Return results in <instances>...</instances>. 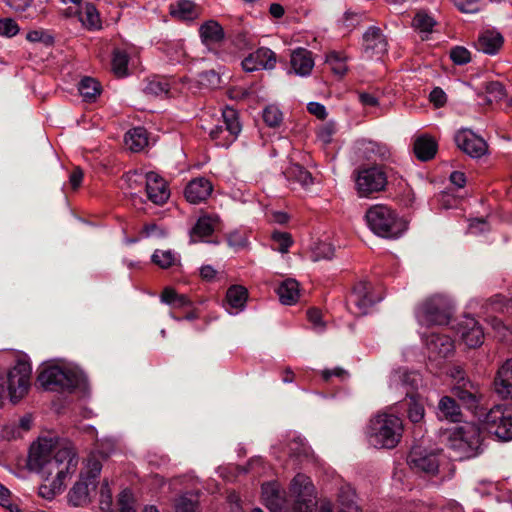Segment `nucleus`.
<instances>
[{
	"label": "nucleus",
	"mask_w": 512,
	"mask_h": 512,
	"mask_svg": "<svg viewBox=\"0 0 512 512\" xmlns=\"http://www.w3.org/2000/svg\"><path fill=\"white\" fill-rule=\"evenodd\" d=\"M198 82L207 88H217L220 86L221 77L215 70H208L198 74Z\"/></svg>",
	"instance_id": "46"
},
{
	"label": "nucleus",
	"mask_w": 512,
	"mask_h": 512,
	"mask_svg": "<svg viewBox=\"0 0 512 512\" xmlns=\"http://www.w3.org/2000/svg\"><path fill=\"white\" fill-rule=\"evenodd\" d=\"M277 294L282 304L292 305L299 299V283L295 279H286L277 288Z\"/></svg>",
	"instance_id": "30"
},
{
	"label": "nucleus",
	"mask_w": 512,
	"mask_h": 512,
	"mask_svg": "<svg viewBox=\"0 0 512 512\" xmlns=\"http://www.w3.org/2000/svg\"><path fill=\"white\" fill-rule=\"evenodd\" d=\"M146 193L150 201L157 205L164 204L169 196V190L165 180L155 172L145 175Z\"/></svg>",
	"instance_id": "16"
},
{
	"label": "nucleus",
	"mask_w": 512,
	"mask_h": 512,
	"mask_svg": "<svg viewBox=\"0 0 512 512\" xmlns=\"http://www.w3.org/2000/svg\"><path fill=\"white\" fill-rule=\"evenodd\" d=\"M222 116L225 124L223 127L225 131L232 136L231 141H233L241 131V125L238 121L237 113L234 109L227 108L223 111Z\"/></svg>",
	"instance_id": "40"
},
{
	"label": "nucleus",
	"mask_w": 512,
	"mask_h": 512,
	"mask_svg": "<svg viewBox=\"0 0 512 512\" xmlns=\"http://www.w3.org/2000/svg\"><path fill=\"white\" fill-rule=\"evenodd\" d=\"M503 301H504V298L499 295H496L495 297L490 299V303L493 306H495V310H497L499 308L502 312L507 313L512 316V298L509 300H506L505 302H503Z\"/></svg>",
	"instance_id": "58"
},
{
	"label": "nucleus",
	"mask_w": 512,
	"mask_h": 512,
	"mask_svg": "<svg viewBox=\"0 0 512 512\" xmlns=\"http://www.w3.org/2000/svg\"><path fill=\"white\" fill-rule=\"evenodd\" d=\"M289 452L296 457H308L310 447L301 438H295L289 443Z\"/></svg>",
	"instance_id": "53"
},
{
	"label": "nucleus",
	"mask_w": 512,
	"mask_h": 512,
	"mask_svg": "<svg viewBox=\"0 0 512 512\" xmlns=\"http://www.w3.org/2000/svg\"><path fill=\"white\" fill-rule=\"evenodd\" d=\"M102 470L101 462L96 458L88 459L85 468L81 471L78 481L74 483L67 498L70 505L84 507L92 501L99 483L98 478Z\"/></svg>",
	"instance_id": "5"
},
{
	"label": "nucleus",
	"mask_w": 512,
	"mask_h": 512,
	"mask_svg": "<svg viewBox=\"0 0 512 512\" xmlns=\"http://www.w3.org/2000/svg\"><path fill=\"white\" fill-rule=\"evenodd\" d=\"M263 120L269 127H277L282 123L283 115L278 107L270 105L263 110Z\"/></svg>",
	"instance_id": "45"
},
{
	"label": "nucleus",
	"mask_w": 512,
	"mask_h": 512,
	"mask_svg": "<svg viewBox=\"0 0 512 512\" xmlns=\"http://www.w3.org/2000/svg\"><path fill=\"white\" fill-rule=\"evenodd\" d=\"M199 35L209 51H213L225 38L222 26L214 20L204 22L199 28Z\"/></svg>",
	"instance_id": "19"
},
{
	"label": "nucleus",
	"mask_w": 512,
	"mask_h": 512,
	"mask_svg": "<svg viewBox=\"0 0 512 512\" xmlns=\"http://www.w3.org/2000/svg\"><path fill=\"white\" fill-rule=\"evenodd\" d=\"M326 63L330 66L332 72L339 77H343L348 71L346 57L339 52H330L326 56Z\"/></svg>",
	"instance_id": "39"
},
{
	"label": "nucleus",
	"mask_w": 512,
	"mask_h": 512,
	"mask_svg": "<svg viewBox=\"0 0 512 512\" xmlns=\"http://www.w3.org/2000/svg\"><path fill=\"white\" fill-rule=\"evenodd\" d=\"M129 57L128 54L121 49H114L112 57V71L118 77L127 75Z\"/></svg>",
	"instance_id": "41"
},
{
	"label": "nucleus",
	"mask_w": 512,
	"mask_h": 512,
	"mask_svg": "<svg viewBox=\"0 0 512 512\" xmlns=\"http://www.w3.org/2000/svg\"><path fill=\"white\" fill-rule=\"evenodd\" d=\"M213 186L211 182L203 177L193 179L185 188V197L192 204H199L205 201L211 194Z\"/></svg>",
	"instance_id": "21"
},
{
	"label": "nucleus",
	"mask_w": 512,
	"mask_h": 512,
	"mask_svg": "<svg viewBox=\"0 0 512 512\" xmlns=\"http://www.w3.org/2000/svg\"><path fill=\"white\" fill-rule=\"evenodd\" d=\"M37 380L45 390L72 392L80 385L81 376L71 369L50 366L39 373Z\"/></svg>",
	"instance_id": "7"
},
{
	"label": "nucleus",
	"mask_w": 512,
	"mask_h": 512,
	"mask_svg": "<svg viewBox=\"0 0 512 512\" xmlns=\"http://www.w3.org/2000/svg\"><path fill=\"white\" fill-rule=\"evenodd\" d=\"M262 498L271 512H283L287 502L275 483H265L262 485Z\"/></svg>",
	"instance_id": "24"
},
{
	"label": "nucleus",
	"mask_w": 512,
	"mask_h": 512,
	"mask_svg": "<svg viewBox=\"0 0 512 512\" xmlns=\"http://www.w3.org/2000/svg\"><path fill=\"white\" fill-rule=\"evenodd\" d=\"M290 62L294 72L300 76L309 75L314 66L311 52L303 48H299L291 54Z\"/></svg>",
	"instance_id": "28"
},
{
	"label": "nucleus",
	"mask_w": 512,
	"mask_h": 512,
	"mask_svg": "<svg viewBox=\"0 0 512 512\" xmlns=\"http://www.w3.org/2000/svg\"><path fill=\"white\" fill-rule=\"evenodd\" d=\"M437 152L436 141L426 135L418 137L414 142V153L421 161H429Z\"/></svg>",
	"instance_id": "29"
},
{
	"label": "nucleus",
	"mask_w": 512,
	"mask_h": 512,
	"mask_svg": "<svg viewBox=\"0 0 512 512\" xmlns=\"http://www.w3.org/2000/svg\"><path fill=\"white\" fill-rule=\"evenodd\" d=\"M437 416L449 422L457 423L462 420L461 408L456 400L450 396L440 398L437 406Z\"/></svg>",
	"instance_id": "25"
},
{
	"label": "nucleus",
	"mask_w": 512,
	"mask_h": 512,
	"mask_svg": "<svg viewBox=\"0 0 512 512\" xmlns=\"http://www.w3.org/2000/svg\"><path fill=\"white\" fill-rule=\"evenodd\" d=\"M457 147L472 158H480L487 152L486 142L470 130H460L456 133Z\"/></svg>",
	"instance_id": "11"
},
{
	"label": "nucleus",
	"mask_w": 512,
	"mask_h": 512,
	"mask_svg": "<svg viewBox=\"0 0 512 512\" xmlns=\"http://www.w3.org/2000/svg\"><path fill=\"white\" fill-rule=\"evenodd\" d=\"M83 179V171L80 167H74L69 176V183L72 189L76 190L80 187Z\"/></svg>",
	"instance_id": "64"
},
{
	"label": "nucleus",
	"mask_w": 512,
	"mask_h": 512,
	"mask_svg": "<svg viewBox=\"0 0 512 512\" xmlns=\"http://www.w3.org/2000/svg\"><path fill=\"white\" fill-rule=\"evenodd\" d=\"M58 438L52 432L38 436L34 443V473L41 481L52 479L65 481L77 470L78 455L75 447L70 443L57 445Z\"/></svg>",
	"instance_id": "1"
},
{
	"label": "nucleus",
	"mask_w": 512,
	"mask_h": 512,
	"mask_svg": "<svg viewBox=\"0 0 512 512\" xmlns=\"http://www.w3.org/2000/svg\"><path fill=\"white\" fill-rule=\"evenodd\" d=\"M485 429L499 440H512V408L498 404L479 414Z\"/></svg>",
	"instance_id": "8"
},
{
	"label": "nucleus",
	"mask_w": 512,
	"mask_h": 512,
	"mask_svg": "<svg viewBox=\"0 0 512 512\" xmlns=\"http://www.w3.org/2000/svg\"><path fill=\"white\" fill-rule=\"evenodd\" d=\"M272 239L278 245L276 250L283 254L288 252L289 247L293 243L291 235L286 232H273Z\"/></svg>",
	"instance_id": "50"
},
{
	"label": "nucleus",
	"mask_w": 512,
	"mask_h": 512,
	"mask_svg": "<svg viewBox=\"0 0 512 512\" xmlns=\"http://www.w3.org/2000/svg\"><path fill=\"white\" fill-rule=\"evenodd\" d=\"M248 297L247 289L240 285L231 286L226 294L228 304L232 308L242 309Z\"/></svg>",
	"instance_id": "36"
},
{
	"label": "nucleus",
	"mask_w": 512,
	"mask_h": 512,
	"mask_svg": "<svg viewBox=\"0 0 512 512\" xmlns=\"http://www.w3.org/2000/svg\"><path fill=\"white\" fill-rule=\"evenodd\" d=\"M54 43V37L47 31L34 30V44H44L45 46H52ZM36 45H34V50Z\"/></svg>",
	"instance_id": "59"
},
{
	"label": "nucleus",
	"mask_w": 512,
	"mask_h": 512,
	"mask_svg": "<svg viewBox=\"0 0 512 512\" xmlns=\"http://www.w3.org/2000/svg\"><path fill=\"white\" fill-rule=\"evenodd\" d=\"M435 24V20L425 12H418L413 19V26L424 33H430Z\"/></svg>",
	"instance_id": "43"
},
{
	"label": "nucleus",
	"mask_w": 512,
	"mask_h": 512,
	"mask_svg": "<svg viewBox=\"0 0 512 512\" xmlns=\"http://www.w3.org/2000/svg\"><path fill=\"white\" fill-rule=\"evenodd\" d=\"M214 228L209 218H200L193 229L191 230L190 237L192 242H197L212 234Z\"/></svg>",
	"instance_id": "42"
},
{
	"label": "nucleus",
	"mask_w": 512,
	"mask_h": 512,
	"mask_svg": "<svg viewBox=\"0 0 512 512\" xmlns=\"http://www.w3.org/2000/svg\"><path fill=\"white\" fill-rule=\"evenodd\" d=\"M447 446L455 460L476 457L483 451V436L479 426L465 423L456 427L447 436Z\"/></svg>",
	"instance_id": "2"
},
{
	"label": "nucleus",
	"mask_w": 512,
	"mask_h": 512,
	"mask_svg": "<svg viewBox=\"0 0 512 512\" xmlns=\"http://www.w3.org/2000/svg\"><path fill=\"white\" fill-rule=\"evenodd\" d=\"M369 285L366 282H359L353 289L351 295L350 311L356 315L367 314L369 308L373 305V300L369 296Z\"/></svg>",
	"instance_id": "20"
},
{
	"label": "nucleus",
	"mask_w": 512,
	"mask_h": 512,
	"mask_svg": "<svg viewBox=\"0 0 512 512\" xmlns=\"http://www.w3.org/2000/svg\"><path fill=\"white\" fill-rule=\"evenodd\" d=\"M459 332L463 342L469 348H477L483 344V329L474 318L465 317L464 320L459 323Z\"/></svg>",
	"instance_id": "17"
},
{
	"label": "nucleus",
	"mask_w": 512,
	"mask_h": 512,
	"mask_svg": "<svg viewBox=\"0 0 512 512\" xmlns=\"http://www.w3.org/2000/svg\"><path fill=\"white\" fill-rule=\"evenodd\" d=\"M64 486L65 481L49 478V481H42L40 484L38 495L43 499L52 500L63 491Z\"/></svg>",
	"instance_id": "34"
},
{
	"label": "nucleus",
	"mask_w": 512,
	"mask_h": 512,
	"mask_svg": "<svg viewBox=\"0 0 512 512\" xmlns=\"http://www.w3.org/2000/svg\"><path fill=\"white\" fill-rule=\"evenodd\" d=\"M408 464L414 471L430 475H435L439 468L437 455L420 448H413L411 450L408 456Z\"/></svg>",
	"instance_id": "14"
},
{
	"label": "nucleus",
	"mask_w": 512,
	"mask_h": 512,
	"mask_svg": "<svg viewBox=\"0 0 512 512\" xmlns=\"http://www.w3.org/2000/svg\"><path fill=\"white\" fill-rule=\"evenodd\" d=\"M429 99L436 107H442L446 103L447 97L441 88L436 87L430 92Z\"/></svg>",
	"instance_id": "62"
},
{
	"label": "nucleus",
	"mask_w": 512,
	"mask_h": 512,
	"mask_svg": "<svg viewBox=\"0 0 512 512\" xmlns=\"http://www.w3.org/2000/svg\"><path fill=\"white\" fill-rule=\"evenodd\" d=\"M276 62V54L269 48L261 47L245 57L241 65L244 71L254 72L260 69L271 70Z\"/></svg>",
	"instance_id": "13"
},
{
	"label": "nucleus",
	"mask_w": 512,
	"mask_h": 512,
	"mask_svg": "<svg viewBox=\"0 0 512 512\" xmlns=\"http://www.w3.org/2000/svg\"><path fill=\"white\" fill-rule=\"evenodd\" d=\"M146 95L155 97H172L170 84L165 79L150 80L144 88Z\"/></svg>",
	"instance_id": "35"
},
{
	"label": "nucleus",
	"mask_w": 512,
	"mask_h": 512,
	"mask_svg": "<svg viewBox=\"0 0 512 512\" xmlns=\"http://www.w3.org/2000/svg\"><path fill=\"white\" fill-rule=\"evenodd\" d=\"M422 316L426 323L444 325L449 322L450 312L441 297H432L421 307Z\"/></svg>",
	"instance_id": "12"
},
{
	"label": "nucleus",
	"mask_w": 512,
	"mask_h": 512,
	"mask_svg": "<svg viewBox=\"0 0 512 512\" xmlns=\"http://www.w3.org/2000/svg\"><path fill=\"white\" fill-rule=\"evenodd\" d=\"M152 261L163 269L171 267L176 257L170 250H156L152 255Z\"/></svg>",
	"instance_id": "44"
},
{
	"label": "nucleus",
	"mask_w": 512,
	"mask_h": 512,
	"mask_svg": "<svg viewBox=\"0 0 512 512\" xmlns=\"http://www.w3.org/2000/svg\"><path fill=\"white\" fill-rule=\"evenodd\" d=\"M365 219L371 231L383 238H398L407 229L406 222L390 207L383 204L370 207L365 214Z\"/></svg>",
	"instance_id": "3"
},
{
	"label": "nucleus",
	"mask_w": 512,
	"mask_h": 512,
	"mask_svg": "<svg viewBox=\"0 0 512 512\" xmlns=\"http://www.w3.org/2000/svg\"><path fill=\"white\" fill-rule=\"evenodd\" d=\"M287 178L299 182L303 186L312 184L313 178L309 171L299 164H292L286 170Z\"/></svg>",
	"instance_id": "38"
},
{
	"label": "nucleus",
	"mask_w": 512,
	"mask_h": 512,
	"mask_svg": "<svg viewBox=\"0 0 512 512\" xmlns=\"http://www.w3.org/2000/svg\"><path fill=\"white\" fill-rule=\"evenodd\" d=\"M451 391L468 409L477 408L481 395L478 386L472 381H466L462 385H453Z\"/></svg>",
	"instance_id": "22"
},
{
	"label": "nucleus",
	"mask_w": 512,
	"mask_h": 512,
	"mask_svg": "<svg viewBox=\"0 0 512 512\" xmlns=\"http://www.w3.org/2000/svg\"><path fill=\"white\" fill-rule=\"evenodd\" d=\"M31 376L32 367L29 356L18 355L15 364L4 375L10 402L16 404L28 394L31 387Z\"/></svg>",
	"instance_id": "6"
},
{
	"label": "nucleus",
	"mask_w": 512,
	"mask_h": 512,
	"mask_svg": "<svg viewBox=\"0 0 512 512\" xmlns=\"http://www.w3.org/2000/svg\"><path fill=\"white\" fill-rule=\"evenodd\" d=\"M227 241L228 245L235 250L245 248L248 244L247 235L239 231L230 232L227 235Z\"/></svg>",
	"instance_id": "52"
},
{
	"label": "nucleus",
	"mask_w": 512,
	"mask_h": 512,
	"mask_svg": "<svg viewBox=\"0 0 512 512\" xmlns=\"http://www.w3.org/2000/svg\"><path fill=\"white\" fill-rule=\"evenodd\" d=\"M391 384L394 386L402 385L406 388V392L417 394L416 391L421 384V376L416 372L400 368L393 372Z\"/></svg>",
	"instance_id": "26"
},
{
	"label": "nucleus",
	"mask_w": 512,
	"mask_h": 512,
	"mask_svg": "<svg viewBox=\"0 0 512 512\" xmlns=\"http://www.w3.org/2000/svg\"><path fill=\"white\" fill-rule=\"evenodd\" d=\"M194 4L188 0H181L178 2L177 9L172 10V14L181 19L192 18Z\"/></svg>",
	"instance_id": "55"
},
{
	"label": "nucleus",
	"mask_w": 512,
	"mask_h": 512,
	"mask_svg": "<svg viewBox=\"0 0 512 512\" xmlns=\"http://www.w3.org/2000/svg\"><path fill=\"white\" fill-rule=\"evenodd\" d=\"M80 94L86 101H94L101 92V87L98 81L91 77L83 78L78 86Z\"/></svg>",
	"instance_id": "37"
},
{
	"label": "nucleus",
	"mask_w": 512,
	"mask_h": 512,
	"mask_svg": "<svg viewBox=\"0 0 512 512\" xmlns=\"http://www.w3.org/2000/svg\"><path fill=\"white\" fill-rule=\"evenodd\" d=\"M406 398H408V418L413 423H419L423 420L425 416V409L420 401V397L418 394H410V392H406Z\"/></svg>",
	"instance_id": "32"
},
{
	"label": "nucleus",
	"mask_w": 512,
	"mask_h": 512,
	"mask_svg": "<svg viewBox=\"0 0 512 512\" xmlns=\"http://www.w3.org/2000/svg\"><path fill=\"white\" fill-rule=\"evenodd\" d=\"M455 6L464 13L478 11V0H454Z\"/></svg>",
	"instance_id": "60"
},
{
	"label": "nucleus",
	"mask_w": 512,
	"mask_h": 512,
	"mask_svg": "<svg viewBox=\"0 0 512 512\" xmlns=\"http://www.w3.org/2000/svg\"><path fill=\"white\" fill-rule=\"evenodd\" d=\"M334 255V247L325 242L318 243L313 252H312V259L313 261H319V260H329Z\"/></svg>",
	"instance_id": "49"
},
{
	"label": "nucleus",
	"mask_w": 512,
	"mask_h": 512,
	"mask_svg": "<svg viewBox=\"0 0 512 512\" xmlns=\"http://www.w3.org/2000/svg\"><path fill=\"white\" fill-rule=\"evenodd\" d=\"M387 185V172L382 166H372L359 170L356 177L357 191L361 196L380 192Z\"/></svg>",
	"instance_id": "10"
},
{
	"label": "nucleus",
	"mask_w": 512,
	"mask_h": 512,
	"mask_svg": "<svg viewBox=\"0 0 512 512\" xmlns=\"http://www.w3.org/2000/svg\"><path fill=\"white\" fill-rule=\"evenodd\" d=\"M307 110L321 120H324L327 117L325 106L318 102L308 103Z\"/></svg>",
	"instance_id": "63"
},
{
	"label": "nucleus",
	"mask_w": 512,
	"mask_h": 512,
	"mask_svg": "<svg viewBox=\"0 0 512 512\" xmlns=\"http://www.w3.org/2000/svg\"><path fill=\"white\" fill-rule=\"evenodd\" d=\"M402 421L392 414H378L370 420L367 435L377 448H394L401 438Z\"/></svg>",
	"instance_id": "4"
},
{
	"label": "nucleus",
	"mask_w": 512,
	"mask_h": 512,
	"mask_svg": "<svg viewBox=\"0 0 512 512\" xmlns=\"http://www.w3.org/2000/svg\"><path fill=\"white\" fill-rule=\"evenodd\" d=\"M119 511L120 512H136L134 505H133V498L132 494L128 490H124L120 493L119 499Z\"/></svg>",
	"instance_id": "57"
},
{
	"label": "nucleus",
	"mask_w": 512,
	"mask_h": 512,
	"mask_svg": "<svg viewBox=\"0 0 512 512\" xmlns=\"http://www.w3.org/2000/svg\"><path fill=\"white\" fill-rule=\"evenodd\" d=\"M486 92L489 102L500 101L506 97V90L503 84L498 81L489 82L486 85Z\"/></svg>",
	"instance_id": "48"
},
{
	"label": "nucleus",
	"mask_w": 512,
	"mask_h": 512,
	"mask_svg": "<svg viewBox=\"0 0 512 512\" xmlns=\"http://www.w3.org/2000/svg\"><path fill=\"white\" fill-rule=\"evenodd\" d=\"M32 428L31 415L23 416L18 424L6 426L4 429L5 436L10 439L22 438L24 434L28 433Z\"/></svg>",
	"instance_id": "33"
},
{
	"label": "nucleus",
	"mask_w": 512,
	"mask_h": 512,
	"mask_svg": "<svg viewBox=\"0 0 512 512\" xmlns=\"http://www.w3.org/2000/svg\"><path fill=\"white\" fill-rule=\"evenodd\" d=\"M426 347L429 358L433 360L444 359L454 352V342L447 335L431 333L426 338Z\"/></svg>",
	"instance_id": "15"
},
{
	"label": "nucleus",
	"mask_w": 512,
	"mask_h": 512,
	"mask_svg": "<svg viewBox=\"0 0 512 512\" xmlns=\"http://www.w3.org/2000/svg\"><path fill=\"white\" fill-rule=\"evenodd\" d=\"M363 47L369 57L383 55L387 51V41L380 28L371 26L363 35Z\"/></svg>",
	"instance_id": "18"
},
{
	"label": "nucleus",
	"mask_w": 512,
	"mask_h": 512,
	"mask_svg": "<svg viewBox=\"0 0 512 512\" xmlns=\"http://www.w3.org/2000/svg\"><path fill=\"white\" fill-rule=\"evenodd\" d=\"M496 393L502 398H512V359H508L498 370L494 380Z\"/></svg>",
	"instance_id": "23"
},
{
	"label": "nucleus",
	"mask_w": 512,
	"mask_h": 512,
	"mask_svg": "<svg viewBox=\"0 0 512 512\" xmlns=\"http://www.w3.org/2000/svg\"><path fill=\"white\" fill-rule=\"evenodd\" d=\"M80 20L85 26L89 28L98 27L100 22L99 14L92 4L86 5L84 13H82L80 16Z\"/></svg>",
	"instance_id": "47"
},
{
	"label": "nucleus",
	"mask_w": 512,
	"mask_h": 512,
	"mask_svg": "<svg viewBox=\"0 0 512 512\" xmlns=\"http://www.w3.org/2000/svg\"><path fill=\"white\" fill-rule=\"evenodd\" d=\"M450 376L455 382L454 385H462V383H466V381H471L460 365H455L450 369Z\"/></svg>",
	"instance_id": "61"
},
{
	"label": "nucleus",
	"mask_w": 512,
	"mask_h": 512,
	"mask_svg": "<svg viewBox=\"0 0 512 512\" xmlns=\"http://www.w3.org/2000/svg\"><path fill=\"white\" fill-rule=\"evenodd\" d=\"M290 501L293 512H316L315 488L304 474H297L290 485Z\"/></svg>",
	"instance_id": "9"
},
{
	"label": "nucleus",
	"mask_w": 512,
	"mask_h": 512,
	"mask_svg": "<svg viewBox=\"0 0 512 512\" xmlns=\"http://www.w3.org/2000/svg\"><path fill=\"white\" fill-rule=\"evenodd\" d=\"M450 58L456 65H464L470 62L471 55L468 49L462 46H456L450 51Z\"/></svg>",
	"instance_id": "51"
},
{
	"label": "nucleus",
	"mask_w": 512,
	"mask_h": 512,
	"mask_svg": "<svg viewBox=\"0 0 512 512\" xmlns=\"http://www.w3.org/2000/svg\"><path fill=\"white\" fill-rule=\"evenodd\" d=\"M175 512H199L196 501L182 496L176 500Z\"/></svg>",
	"instance_id": "56"
},
{
	"label": "nucleus",
	"mask_w": 512,
	"mask_h": 512,
	"mask_svg": "<svg viewBox=\"0 0 512 512\" xmlns=\"http://www.w3.org/2000/svg\"><path fill=\"white\" fill-rule=\"evenodd\" d=\"M20 28L11 18L0 19V36L13 37L19 32Z\"/></svg>",
	"instance_id": "54"
},
{
	"label": "nucleus",
	"mask_w": 512,
	"mask_h": 512,
	"mask_svg": "<svg viewBox=\"0 0 512 512\" xmlns=\"http://www.w3.org/2000/svg\"><path fill=\"white\" fill-rule=\"evenodd\" d=\"M125 143L131 151H141L148 144L147 131L143 127L131 129L125 135Z\"/></svg>",
	"instance_id": "31"
},
{
	"label": "nucleus",
	"mask_w": 512,
	"mask_h": 512,
	"mask_svg": "<svg viewBox=\"0 0 512 512\" xmlns=\"http://www.w3.org/2000/svg\"><path fill=\"white\" fill-rule=\"evenodd\" d=\"M503 42V36L499 32L486 30L479 35L476 47L479 51L494 55L500 50Z\"/></svg>",
	"instance_id": "27"
}]
</instances>
